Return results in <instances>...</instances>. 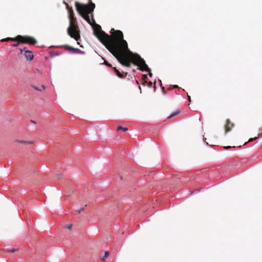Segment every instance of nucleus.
<instances>
[{
    "mask_svg": "<svg viewBox=\"0 0 262 262\" xmlns=\"http://www.w3.org/2000/svg\"><path fill=\"white\" fill-rule=\"evenodd\" d=\"M94 34L99 41L108 50L123 66L130 67L131 63L138 66L141 71L150 72L145 61L137 54L131 52L126 40L123 39V33L120 30L112 29V35H108L102 31L100 25L94 24Z\"/></svg>",
    "mask_w": 262,
    "mask_h": 262,
    "instance_id": "obj_1",
    "label": "nucleus"
},
{
    "mask_svg": "<svg viewBox=\"0 0 262 262\" xmlns=\"http://www.w3.org/2000/svg\"><path fill=\"white\" fill-rule=\"evenodd\" d=\"M76 10L81 17L85 20L89 24L92 25L89 17V13L93 12L95 5L89 0V5H83L76 2L75 3Z\"/></svg>",
    "mask_w": 262,
    "mask_h": 262,
    "instance_id": "obj_2",
    "label": "nucleus"
},
{
    "mask_svg": "<svg viewBox=\"0 0 262 262\" xmlns=\"http://www.w3.org/2000/svg\"><path fill=\"white\" fill-rule=\"evenodd\" d=\"M70 18V25L67 29L68 34L71 37L78 41L80 38V31L78 27L74 23V12L72 9L68 11Z\"/></svg>",
    "mask_w": 262,
    "mask_h": 262,
    "instance_id": "obj_3",
    "label": "nucleus"
},
{
    "mask_svg": "<svg viewBox=\"0 0 262 262\" xmlns=\"http://www.w3.org/2000/svg\"><path fill=\"white\" fill-rule=\"evenodd\" d=\"M16 41L21 42V43H26L30 45H34L37 43V40L32 36H22L18 35L16 36Z\"/></svg>",
    "mask_w": 262,
    "mask_h": 262,
    "instance_id": "obj_4",
    "label": "nucleus"
},
{
    "mask_svg": "<svg viewBox=\"0 0 262 262\" xmlns=\"http://www.w3.org/2000/svg\"><path fill=\"white\" fill-rule=\"evenodd\" d=\"M61 47H63L66 50L73 53H81L84 54V52L83 51H81L79 49L74 48L72 47H71L69 45H63L61 46Z\"/></svg>",
    "mask_w": 262,
    "mask_h": 262,
    "instance_id": "obj_5",
    "label": "nucleus"
},
{
    "mask_svg": "<svg viewBox=\"0 0 262 262\" xmlns=\"http://www.w3.org/2000/svg\"><path fill=\"white\" fill-rule=\"evenodd\" d=\"M234 126V124L232 123L229 119H227L226 120V124L225 125V133H227L231 129V128Z\"/></svg>",
    "mask_w": 262,
    "mask_h": 262,
    "instance_id": "obj_6",
    "label": "nucleus"
},
{
    "mask_svg": "<svg viewBox=\"0 0 262 262\" xmlns=\"http://www.w3.org/2000/svg\"><path fill=\"white\" fill-rule=\"evenodd\" d=\"M25 56L27 60H32L34 57L32 52L30 51H26Z\"/></svg>",
    "mask_w": 262,
    "mask_h": 262,
    "instance_id": "obj_7",
    "label": "nucleus"
},
{
    "mask_svg": "<svg viewBox=\"0 0 262 262\" xmlns=\"http://www.w3.org/2000/svg\"><path fill=\"white\" fill-rule=\"evenodd\" d=\"M16 36L14 38L11 37H7L6 38H4L1 40V41L4 42V41H16Z\"/></svg>",
    "mask_w": 262,
    "mask_h": 262,
    "instance_id": "obj_8",
    "label": "nucleus"
},
{
    "mask_svg": "<svg viewBox=\"0 0 262 262\" xmlns=\"http://www.w3.org/2000/svg\"><path fill=\"white\" fill-rule=\"evenodd\" d=\"M114 71L116 75L120 78H123L124 76L116 68H114Z\"/></svg>",
    "mask_w": 262,
    "mask_h": 262,
    "instance_id": "obj_9",
    "label": "nucleus"
},
{
    "mask_svg": "<svg viewBox=\"0 0 262 262\" xmlns=\"http://www.w3.org/2000/svg\"><path fill=\"white\" fill-rule=\"evenodd\" d=\"M109 255H110V253H109V252H108V251H106V252L104 253V255H103V256H101V257H100V258H101V259L102 260H105V259L106 258H107V257L109 256Z\"/></svg>",
    "mask_w": 262,
    "mask_h": 262,
    "instance_id": "obj_10",
    "label": "nucleus"
},
{
    "mask_svg": "<svg viewBox=\"0 0 262 262\" xmlns=\"http://www.w3.org/2000/svg\"><path fill=\"white\" fill-rule=\"evenodd\" d=\"M121 130H123L124 132H127L128 130V128L127 127H123L121 126H119L117 128V130L119 131Z\"/></svg>",
    "mask_w": 262,
    "mask_h": 262,
    "instance_id": "obj_11",
    "label": "nucleus"
},
{
    "mask_svg": "<svg viewBox=\"0 0 262 262\" xmlns=\"http://www.w3.org/2000/svg\"><path fill=\"white\" fill-rule=\"evenodd\" d=\"M180 110H178V111H177L176 112H175L174 113H173V114H171V115L168 117V118H171V117H174V116H176L177 115H178V114H179V113H180Z\"/></svg>",
    "mask_w": 262,
    "mask_h": 262,
    "instance_id": "obj_12",
    "label": "nucleus"
},
{
    "mask_svg": "<svg viewBox=\"0 0 262 262\" xmlns=\"http://www.w3.org/2000/svg\"><path fill=\"white\" fill-rule=\"evenodd\" d=\"M63 3L65 4L66 6V8L69 11V10H71V9H72V7H70V6L68 5V3H67L65 1L63 2Z\"/></svg>",
    "mask_w": 262,
    "mask_h": 262,
    "instance_id": "obj_13",
    "label": "nucleus"
},
{
    "mask_svg": "<svg viewBox=\"0 0 262 262\" xmlns=\"http://www.w3.org/2000/svg\"><path fill=\"white\" fill-rule=\"evenodd\" d=\"M89 14H91V16L93 23L94 24H95V21L94 18V14H93V12L90 13Z\"/></svg>",
    "mask_w": 262,
    "mask_h": 262,
    "instance_id": "obj_14",
    "label": "nucleus"
},
{
    "mask_svg": "<svg viewBox=\"0 0 262 262\" xmlns=\"http://www.w3.org/2000/svg\"><path fill=\"white\" fill-rule=\"evenodd\" d=\"M18 249H11L9 250V251L11 253H14L15 252L18 251Z\"/></svg>",
    "mask_w": 262,
    "mask_h": 262,
    "instance_id": "obj_15",
    "label": "nucleus"
},
{
    "mask_svg": "<svg viewBox=\"0 0 262 262\" xmlns=\"http://www.w3.org/2000/svg\"><path fill=\"white\" fill-rule=\"evenodd\" d=\"M258 138V137H256L255 138H250L248 142H252V141L254 140H256V139Z\"/></svg>",
    "mask_w": 262,
    "mask_h": 262,
    "instance_id": "obj_16",
    "label": "nucleus"
},
{
    "mask_svg": "<svg viewBox=\"0 0 262 262\" xmlns=\"http://www.w3.org/2000/svg\"><path fill=\"white\" fill-rule=\"evenodd\" d=\"M20 43V42H19L18 41H17V42L16 43L12 45V46L14 47H18Z\"/></svg>",
    "mask_w": 262,
    "mask_h": 262,
    "instance_id": "obj_17",
    "label": "nucleus"
},
{
    "mask_svg": "<svg viewBox=\"0 0 262 262\" xmlns=\"http://www.w3.org/2000/svg\"><path fill=\"white\" fill-rule=\"evenodd\" d=\"M84 210V208H81V209H78V210H76V211L79 213L80 214L82 211H83Z\"/></svg>",
    "mask_w": 262,
    "mask_h": 262,
    "instance_id": "obj_18",
    "label": "nucleus"
},
{
    "mask_svg": "<svg viewBox=\"0 0 262 262\" xmlns=\"http://www.w3.org/2000/svg\"><path fill=\"white\" fill-rule=\"evenodd\" d=\"M18 142L19 143H22V144H25L28 143V142L25 141H18Z\"/></svg>",
    "mask_w": 262,
    "mask_h": 262,
    "instance_id": "obj_19",
    "label": "nucleus"
},
{
    "mask_svg": "<svg viewBox=\"0 0 262 262\" xmlns=\"http://www.w3.org/2000/svg\"><path fill=\"white\" fill-rule=\"evenodd\" d=\"M147 75H146L144 74V75H143L142 76V79H143V80H145V79H147Z\"/></svg>",
    "mask_w": 262,
    "mask_h": 262,
    "instance_id": "obj_20",
    "label": "nucleus"
},
{
    "mask_svg": "<svg viewBox=\"0 0 262 262\" xmlns=\"http://www.w3.org/2000/svg\"><path fill=\"white\" fill-rule=\"evenodd\" d=\"M20 53L22 54L23 51H27L26 50V48L25 47L23 49H20Z\"/></svg>",
    "mask_w": 262,
    "mask_h": 262,
    "instance_id": "obj_21",
    "label": "nucleus"
},
{
    "mask_svg": "<svg viewBox=\"0 0 262 262\" xmlns=\"http://www.w3.org/2000/svg\"><path fill=\"white\" fill-rule=\"evenodd\" d=\"M67 228L69 229H71L72 228V225H68Z\"/></svg>",
    "mask_w": 262,
    "mask_h": 262,
    "instance_id": "obj_22",
    "label": "nucleus"
},
{
    "mask_svg": "<svg viewBox=\"0 0 262 262\" xmlns=\"http://www.w3.org/2000/svg\"><path fill=\"white\" fill-rule=\"evenodd\" d=\"M104 62H105V64L106 65H107V66H109V67L111 66V65L110 64H109L106 61H105Z\"/></svg>",
    "mask_w": 262,
    "mask_h": 262,
    "instance_id": "obj_23",
    "label": "nucleus"
},
{
    "mask_svg": "<svg viewBox=\"0 0 262 262\" xmlns=\"http://www.w3.org/2000/svg\"><path fill=\"white\" fill-rule=\"evenodd\" d=\"M34 89H35V90H38V91H41V89H39V88H38V87L34 86Z\"/></svg>",
    "mask_w": 262,
    "mask_h": 262,
    "instance_id": "obj_24",
    "label": "nucleus"
},
{
    "mask_svg": "<svg viewBox=\"0 0 262 262\" xmlns=\"http://www.w3.org/2000/svg\"><path fill=\"white\" fill-rule=\"evenodd\" d=\"M178 88V85H173V88Z\"/></svg>",
    "mask_w": 262,
    "mask_h": 262,
    "instance_id": "obj_25",
    "label": "nucleus"
},
{
    "mask_svg": "<svg viewBox=\"0 0 262 262\" xmlns=\"http://www.w3.org/2000/svg\"><path fill=\"white\" fill-rule=\"evenodd\" d=\"M148 85H149V86H151L152 85V82H149L148 83Z\"/></svg>",
    "mask_w": 262,
    "mask_h": 262,
    "instance_id": "obj_26",
    "label": "nucleus"
},
{
    "mask_svg": "<svg viewBox=\"0 0 262 262\" xmlns=\"http://www.w3.org/2000/svg\"><path fill=\"white\" fill-rule=\"evenodd\" d=\"M149 76L151 77V76H152V74H151L150 72H149Z\"/></svg>",
    "mask_w": 262,
    "mask_h": 262,
    "instance_id": "obj_27",
    "label": "nucleus"
},
{
    "mask_svg": "<svg viewBox=\"0 0 262 262\" xmlns=\"http://www.w3.org/2000/svg\"><path fill=\"white\" fill-rule=\"evenodd\" d=\"M41 88H42L43 89H45V87L43 85H42V86H41Z\"/></svg>",
    "mask_w": 262,
    "mask_h": 262,
    "instance_id": "obj_28",
    "label": "nucleus"
},
{
    "mask_svg": "<svg viewBox=\"0 0 262 262\" xmlns=\"http://www.w3.org/2000/svg\"><path fill=\"white\" fill-rule=\"evenodd\" d=\"M188 100H189V101H190V96H188Z\"/></svg>",
    "mask_w": 262,
    "mask_h": 262,
    "instance_id": "obj_29",
    "label": "nucleus"
}]
</instances>
